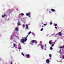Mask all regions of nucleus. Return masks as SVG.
<instances>
[{
	"mask_svg": "<svg viewBox=\"0 0 64 64\" xmlns=\"http://www.w3.org/2000/svg\"><path fill=\"white\" fill-rule=\"evenodd\" d=\"M24 39H22L20 40V42L21 43H24V42L25 41H26L27 39V38H24Z\"/></svg>",
	"mask_w": 64,
	"mask_h": 64,
	"instance_id": "nucleus-1",
	"label": "nucleus"
},
{
	"mask_svg": "<svg viewBox=\"0 0 64 64\" xmlns=\"http://www.w3.org/2000/svg\"><path fill=\"white\" fill-rule=\"evenodd\" d=\"M35 42V43H37V42L36 41V40H32V42H30V44H32L33 43H34Z\"/></svg>",
	"mask_w": 64,
	"mask_h": 64,
	"instance_id": "nucleus-2",
	"label": "nucleus"
},
{
	"mask_svg": "<svg viewBox=\"0 0 64 64\" xmlns=\"http://www.w3.org/2000/svg\"><path fill=\"white\" fill-rule=\"evenodd\" d=\"M26 56L28 58H30V55L29 54L26 55Z\"/></svg>",
	"mask_w": 64,
	"mask_h": 64,
	"instance_id": "nucleus-3",
	"label": "nucleus"
},
{
	"mask_svg": "<svg viewBox=\"0 0 64 64\" xmlns=\"http://www.w3.org/2000/svg\"><path fill=\"white\" fill-rule=\"evenodd\" d=\"M46 62L47 63H49V62H50V60H49L47 59L46 60Z\"/></svg>",
	"mask_w": 64,
	"mask_h": 64,
	"instance_id": "nucleus-4",
	"label": "nucleus"
},
{
	"mask_svg": "<svg viewBox=\"0 0 64 64\" xmlns=\"http://www.w3.org/2000/svg\"><path fill=\"white\" fill-rule=\"evenodd\" d=\"M30 13L29 14L26 13V16H29V17H30Z\"/></svg>",
	"mask_w": 64,
	"mask_h": 64,
	"instance_id": "nucleus-5",
	"label": "nucleus"
},
{
	"mask_svg": "<svg viewBox=\"0 0 64 64\" xmlns=\"http://www.w3.org/2000/svg\"><path fill=\"white\" fill-rule=\"evenodd\" d=\"M17 24L18 26H19L20 25H21V24H20V22H19V21H18V23H17Z\"/></svg>",
	"mask_w": 64,
	"mask_h": 64,
	"instance_id": "nucleus-6",
	"label": "nucleus"
},
{
	"mask_svg": "<svg viewBox=\"0 0 64 64\" xmlns=\"http://www.w3.org/2000/svg\"><path fill=\"white\" fill-rule=\"evenodd\" d=\"M58 34L60 36H62V34H61V32H59Z\"/></svg>",
	"mask_w": 64,
	"mask_h": 64,
	"instance_id": "nucleus-7",
	"label": "nucleus"
},
{
	"mask_svg": "<svg viewBox=\"0 0 64 64\" xmlns=\"http://www.w3.org/2000/svg\"><path fill=\"white\" fill-rule=\"evenodd\" d=\"M59 48L61 49V48H64V46H61L59 47Z\"/></svg>",
	"mask_w": 64,
	"mask_h": 64,
	"instance_id": "nucleus-8",
	"label": "nucleus"
},
{
	"mask_svg": "<svg viewBox=\"0 0 64 64\" xmlns=\"http://www.w3.org/2000/svg\"><path fill=\"white\" fill-rule=\"evenodd\" d=\"M6 14H5L4 15H2V18H3L5 16H6Z\"/></svg>",
	"mask_w": 64,
	"mask_h": 64,
	"instance_id": "nucleus-9",
	"label": "nucleus"
},
{
	"mask_svg": "<svg viewBox=\"0 0 64 64\" xmlns=\"http://www.w3.org/2000/svg\"><path fill=\"white\" fill-rule=\"evenodd\" d=\"M26 29H27L28 28V24H26Z\"/></svg>",
	"mask_w": 64,
	"mask_h": 64,
	"instance_id": "nucleus-10",
	"label": "nucleus"
},
{
	"mask_svg": "<svg viewBox=\"0 0 64 64\" xmlns=\"http://www.w3.org/2000/svg\"><path fill=\"white\" fill-rule=\"evenodd\" d=\"M51 10L52 11V12H54V11H55V10L54 9H51Z\"/></svg>",
	"mask_w": 64,
	"mask_h": 64,
	"instance_id": "nucleus-11",
	"label": "nucleus"
},
{
	"mask_svg": "<svg viewBox=\"0 0 64 64\" xmlns=\"http://www.w3.org/2000/svg\"><path fill=\"white\" fill-rule=\"evenodd\" d=\"M40 46H41V48H42V49H43V46H42V45L41 44Z\"/></svg>",
	"mask_w": 64,
	"mask_h": 64,
	"instance_id": "nucleus-12",
	"label": "nucleus"
},
{
	"mask_svg": "<svg viewBox=\"0 0 64 64\" xmlns=\"http://www.w3.org/2000/svg\"><path fill=\"white\" fill-rule=\"evenodd\" d=\"M15 30L16 31H18V28H15Z\"/></svg>",
	"mask_w": 64,
	"mask_h": 64,
	"instance_id": "nucleus-13",
	"label": "nucleus"
},
{
	"mask_svg": "<svg viewBox=\"0 0 64 64\" xmlns=\"http://www.w3.org/2000/svg\"><path fill=\"white\" fill-rule=\"evenodd\" d=\"M28 36V35H27L26 36V38H23V39H26V38Z\"/></svg>",
	"mask_w": 64,
	"mask_h": 64,
	"instance_id": "nucleus-14",
	"label": "nucleus"
},
{
	"mask_svg": "<svg viewBox=\"0 0 64 64\" xmlns=\"http://www.w3.org/2000/svg\"><path fill=\"white\" fill-rule=\"evenodd\" d=\"M31 33V31H30V32H28V34L29 35V34H30V33Z\"/></svg>",
	"mask_w": 64,
	"mask_h": 64,
	"instance_id": "nucleus-15",
	"label": "nucleus"
},
{
	"mask_svg": "<svg viewBox=\"0 0 64 64\" xmlns=\"http://www.w3.org/2000/svg\"><path fill=\"white\" fill-rule=\"evenodd\" d=\"M49 44H52V42H51L50 41H49Z\"/></svg>",
	"mask_w": 64,
	"mask_h": 64,
	"instance_id": "nucleus-16",
	"label": "nucleus"
},
{
	"mask_svg": "<svg viewBox=\"0 0 64 64\" xmlns=\"http://www.w3.org/2000/svg\"><path fill=\"white\" fill-rule=\"evenodd\" d=\"M20 15H21V16H23V15H24V14H23V13H21V14Z\"/></svg>",
	"mask_w": 64,
	"mask_h": 64,
	"instance_id": "nucleus-17",
	"label": "nucleus"
},
{
	"mask_svg": "<svg viewBox=\"0 0 64 64\" xmlns=\"http://www.w3.org/2000/svg\"><path fill=\"white\" fill-rule=\"evenodd\" d=\"M49 57H51V56H52V55H51V54H49Z\"/></svg>",
	"mask_w": 64,
	"mask_h": 64,
	"instance_id": "nucleus-18",
	"label": "nucleus"
},
{
	"mask_svg": "<svg viewBox=\"0 0 64 64\" xmlns=\"http://www.w3.org/2000/svg\"><path fill=\"white\" fill-rule=\"evenodd\" d=\"M57 26V24H54V26Z\"/></svg>",
	"mask_w": 64,
	"mask_h": 64,
	"instance_id": "nucleus-19",
	"label": "nucleus"
},
{
	"mask_svg": "<svg viewBox=\"0 0 64 64\" xmlns=\"http://www.w3.org/2000/svg\"><path fill=\"white\" fill-rule=\"evenodd\" d=\"M50 25H52V22H50Z\"/></svg>",
	"mask_w": 64,
	"mask_h": 64,
	"instance_id": "nucleus-20",
	"label": "nucleus"
},
{
	"mask_svg": "<svg viewBox=\"0 0 64 64\" xmlns=\"http://www.w3.org/2000/svg\"><path fill=\"white\" fill-rule=\"evenodd\" d=\"M23 26L24 28V27H25V25L24 24H23Z\"/></svg>",
	"mask_w": 64,
	"mask_h": 64,
	"instance_id": "nucleus-21",
	"label": "nucleus"
},
{
	"mask_svg": "<svg viewBox=\"0 0 64 64\" xmlns=\"http://www.w3.org/2000/svg\"><path fill=\"white\" fill-rule=\"evenodd\" d=\"M43 30V28H41L40 29V31H42V30Z\"/></svg>",
	"mask_w": 64,
	"mask_h": 64,
	"instance_id": "nucleus-22",
	"label": "nucleus"
},
{
	"mask_svg": "<svg viewBox=\"0 0 64 64\" xmlns=\"http://www.w3.org/2000/svg\"><path fill=\"white\" fill-rule=\"evenodd\" d=\"M22 55L23 56H24V54H23V52H22Z\"/></svg>",
	"mask_w": 64,
	"mask_h": 64,
	"instance_id": "nucleus-23",
	"label": "nucleus"
},
{
	"mask_svg": "<svg viewBox=\"0 0 64 64\" xmlns=\"http://www.w3.org/2000/svg\"><path fill=\"white\" fill-rule=\"evenodd\" d=\"M61 52V50H60L59 51V53H60V52Z\"/></svg>",
	"mask_w": 64,
	"mask_h": 64,
	"instance_id": "nucleus-24",
	"label": "nucleus"
},
{
	"mask_svg": "<svg viewBox=\"0 0 64 64\" xmlns=\"http://www.w3.org/2000/svg\"><path fill=\"white\" fill-rule=\"evenodd\" d=\"M50 50H52V49H53V48H52V47H50Z\"/></svg>",
	"mask_w": 64,
	"mask_h": 64,
	"instance_id": "nucleus-25",
	"label": "nucleus"
},
{
	"mask_svg": "<svg viewBox=\"0 0 64 64\" xmlns=\"http://www.w3.org/2000/svg\"><path fill=\"white\" fill-rule=\"evenodd\" d=\"M14 47H15L16 46V44H14Z\"/></svg>",
	"mask_w": 64,
	"mask_h": 64,
	"instance_id": "nucleus-26",
	"label": "nucleus"
},
{
	"mask_svg": "<svg viewBox=\"0 0 64 64\" xmlns=\"http://www.w3.org/2000/svg\"><path fill=\"white\" fill-rule=\"evenodd\" d=\"M44 26H46V25H47V24H44Z\"/></svg>",
	"mask_w": 64,
	"mask_h": 64,
	"instance_id": "nucleus-27",
	"label": "nucleus"
},
{
	"mask_svg": "<svg viewBox=\"0 0 64 64\" xmlns=\"http://www.w3.org/2000/svg\"><path fill=\"white\" fill-rule=\"evenodd\" d=\"M55 28H56V29H57V27H56V26H55Z\"/></svg>",
	"mask_w": 64,
	"mask_h": 64,
	"instance_id": "nucleus-28",
	"label": "nucleus"
},
{
	"mask_svg": "<svg viewBox=\"0 0 64 64\" xmlns=\"http://www.w3.org/2000/svg\"><path fill=\"white\" fill-rule=\"evenodd\" d=\"M54 46V45L53 44H52V47H53Z\"/></svg>",
	"mask_w": 64,
	"mask_h": 64,
	"instance_id": "nucleus-29",
	"label": "nucleus"
},
{
	"mask_svg": "<svg viewBox=\"0 0 64 64\" xmlns=\"http://www.w3.org/2000/svg\"><path fill=\"white\" fill-rule=\"evenodd\" d=\"M62 59H64V56H63V57H62Z\"/></svg>",
	"mask_w": 64,
	"mask_h": 64,
	"instance_id": "nucleus-30",
	"label": "nucleus"
},
{
	"mask_svg": "<svg viewBox=\"0 0 64 64\" xmlns=\"http://www.w3.org/2000/svg\"><path fill=\"white\" fill-rule=\"evenodd\" d=\"M10 64H12V62H11Z\"/></svg>",
	"mask_w": 64,
	"mask_h": 64,
	"instance_id": "nucleus-31",
	"label": "nucleus"
},
{
	"mask_svg": "<svg viewBox=\"0 0 64 64\" xmlns=\"http://www.w3.org/2000/svg\"><path fill=\"white\" fill-rule=\"evenodd\" d=\"M49 12L50 13H51V12Z\"/></svg>",
	"mask_w": 64,
	"mask_h": 64,
	"instance_id": "nucleus-32",
	"label": "nucleus"
},
{
	"mask_svg": "<svg viewBox=\"0 0 64 64\" xmlns=\"http://www.w3.org/2000/svg\"><path fill=\"white\" fill-rule=\"evenodd\" d=\"M21 49V48H19V50H20Z\"/></svg>",
	"mask_w": 64,
	"mask_h": 64,
	"instance_id": "nucleus-33",
	"label": "nucleus"
},
{
	"mask_svg": "<svg viewBox=\"0 0 64 64\" xmlns=\"http://www.w3.org/2000/svg\"><path fill=\"white\" fill-rule=\"evenodd\" d=\"M45 47L46 46V44H45Z\"/></svg>",
	"mask_w": 64,
	"mask_h": 64,
	"instance_id": "nucleus-34",
	"label": "nucleus"
},
{
	"mask_svg": "<svg viewBox=\"0 0 64 64\" xmlns=\"http://www.w3.org/2000/svg\"><path fill=\"white\" fill-rule=\"evenodd\" d=\"M19 45H20V44H19Z\"/></svg>",
	"mask_w": 64,
	"mask_h": 64,
	"instance_id": "nucleus-35",
	"label": "nucleus"
},
{
	"mask_svg": "<svg viewBox=\"0 0 64 64\" xmlns=\"http://www.w3.org/2000/svg\"><path fill=\"white\" fill-rule=\"evenodd\" d=\"M43 27V26H42V27Z\"/></svg>",
	"mask_w": 64,
	"mask_h": 64,
	"instance_id": "nucleus-36",
	"label": "nucleus"
},
{
	"mask_svg": "<svg viewBox=\"0 0 64 64\" xmlns=\"http://www.w3.org/2000/svg\"><path fill=\"white\" fill-rule=\"evenodd\" d=\"M21 47H20V48H21Z\"/></svg>",
	"mask_w": 64,
	"mask_h": 64,
	"instance_id": "nucleus-37",
	"label": "nucleus"
},
{
	"mask_svg": "<svg viewBox=\"0 0 64 64\" xmlns=\"http://www.w3.org/2000/svg\"><path fill=\"white\" fill-rule=\"evenodd\" d=\"M45 50H46V49H45Z\"/></svg>",
	"mask_w": 64,
	"mask_h": 64,
	"instance_id": "nucleus-38",
	"label": "nucleus"
}]
</instances>
